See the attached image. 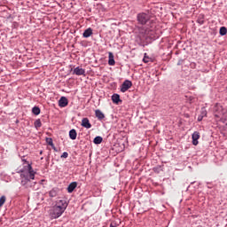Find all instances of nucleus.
<instances>
[{
  "mask_svg": "<svg viewBox=\"0 0 227 227\" xmlns=\"http://www.w3.org/2000/svg\"><path fill=\"white\" fill-rule=\"evenodd\" d=\"M197 22L200 24V26H203V24H205V16L202 14L199 15Z\"/></svg>",
  "mask_w": 227,
  "mask_h": 227,
  "instance_id": "nucleus-17",
  "label": "nucleus"
},
{
  "mask_svg": "<svg viewBox=\"0 0 227 227\" xmlns=\"http://www.w3.org/2000/svg\"><path fill=\"white\" fill-rule=\"evenodd\" d=\"M207 189H212V186L208 185V186H207Z\"/></svg>",
  "mask_w": 227,
  "mask_h": 227,
  "instance_id": "nucleus-31",
  "label": "nucleus"
},
{
  "mask_svg": "<svg viewBox=\"0 0 227 227\" xmlns=\"http://www.w3.org/2000/svg\"><path fill=\"white\" fill-rule=\"evenodd\" d=\"M61 159H68V153L67 152H64L61 156H60Z\"/></svg>",
  "mask_w": 227,
  "mask_h": 227,
  "instance_id": "nucleus-28",
  "label": "nucleus"
},
{
  "mask_svg": "<svg viewBox=\"0 0 227 227\" xmlns=\"http://www.w3.org/2000/svg\"><path fill=\"white\" fill-rule=\"evenodd\" d=\"M69 137L70 139H72L73 141H74V139H77V131L75 129H71L69 131Z\"/></svg>",
  "mask_w": 227,
  "mask_h": 227,
  "instance_id": "nucleus-14",
  "label": "nucleus"
},
{
  "mask_svg": "<svg viewBox=\"0 0 227 227\" xmlns=\"http://www.w3.org/2000/svg\"><path fill=\"white\" fill-rule=\"evenodd\" d=\"M214 114L216 121L221 123H226L227 121V110L223 107L220 104H216L214 108Z\"/></svg>",
  "mask_w": 227,
  "mask_h": 227,
  "instance_id": "nucleus-3",
  "label": "nucleus"
},
{
  "mask_svg": "<svg viewBox=\"0 0 227 227\" xmlns=\"http://www.w3.org/2000/svg\"><path fill=\"white\" fill-rule=\"evenodd\" d=\"M145 39L150 36V35H153V31L146 29L145 32Z\"/></svg>",
  "mask_w": 227,
  "mask_h": 227,
  "instance_id": "nucleus-24",
  "label": "nucleus"
},
{
  "mask_svg": "<svg viewBox=\"0 0 227 227\" xmlns=\"http://www.w3.org/2000/svg\"><path fill=\"white\" fill-rule=\"evenodd\" d=\"M91 35H93V29L91 27H89L84 30L82 36H83V38H90V36H91Z\"/></svg>",
  "mask_w": 227,
  "mask_h": 227,
  "instance_id": "nucleus-10",
  "label": "nucleus"
},
{
  "mask_svg": "<svg viewBox=\"0 0 227 227\" xmlns=\"http://www.w3.org/2000/svg\"><path fill=\"white\" fill-rule=\"evenodd\" d=\"M51 147H52V150H54V152H58V149H56V146H54V145Z\"/></svg>",
  "mask_w": 227,
  "mask_h": 227,
  "instance_id": "nucleus-30",
  "label": "nucleus"
},
{
  "mask_svg": "<svg viewBox=\"0 0 227 227\" xmlns=\"http://www.w3.org/2000/svg\"><path fill=\"white\" fill-rule=\"evenodd\" d=\"M76 187H77V182L70 183L68 187H67V192L69 193H72V192H74V191H75Z\"/></svg>",
  "mask_w": 227,
  "mask_h": 227,
  "instance_id": "nucleus-13",
  "label": "nucleus"
},
{
  "mask_svg": "<svg viewBox=\"0 0 227 227\" xmlns=\"http://www.w3.org/2000/svg\"><path fill=\"white\" fill-rule=\"evenodd\" d=\"M112 101L114 104H120V102H121V100L120 99L119 94H114L112 96Z\"/></svg>",
  "mask_w": 227,
  "mask_h": 227,
  "instance_id": "nucleus-15",
  "label": "nucleus"
},
{
  "mask_svg": "<svg viewBox=\"0 0 227 227\" xmlns=\"http://www.w3.org/2000/svg\"><path fill=\"white\" fill-rule=\"evenodd\" d=\"M46 143H48V145L50 146H54V143L52 142V138H46Z\"/></svg>",
  "mask_w": 227,
  "mask_h": 227,
  "instance_id": "nucleus-27",
  "label": "nucleus"
},
{
  "mask_svg": "<svg viewBox=\"0 0 227 227\" xmlns=\"http://www.w3.org/2000/svg\"><path fill=\"white\" fill-rule=\"evenodd\" d=\"M34 127L36 129V130H38V129L42 127V121L40 119L35 120L34 122Z\"/></svg>",
  "mask_w": 227,
  "mask_h": 227,
  "instance_id": "nucleus-19",
  "label": "nucleus"
},
{
  "mask_svg": "<svg viewBox=\"0 0 227 227\" xmlns=\"http://www.w3.org/2000/svg\"><path fill=\"white\" fill-rule=\"evenodd\" d=\"M200 115H201L203 118H205V116H207V109H205V107H202V108H201Z\"/></svg>",
  "mask_w": 227,
  "mask_h": 227,
  "instance_id": "nucleus-25",
  "label": "nucleus"
},
{
  "mask_svg": "<svg viewBox=\"0 0 227 227\" xmlns=\"http://www.w3.org/2000/svg\"><path fill=\"white\" fill-rule=\"evenodd\" d=\"M73 74H74L75 75H84V74H86V70L77 67L74 69Z\"/></svg>",
  "mask_w": 227,
  "mask_h": 227,
  "instance_id": "nucleus-8",
  "label": "nucleus"
},
{
  "mask_svg": "<svg viewBox=\"0 0 227 227\" xmlns=\"http://www.w3.org/2000/svg\"><path fill=\"white\" fill-rule=\"evenodd\" d=\"M19 173H20L21 185L23 187H29V183L31 180H35V175H36L33 166L29 163L24 165Z\"/></svg>",
  "mask_w": 227,
  "mask_h": 227,
  "instance_id": "nucleus-1",
  "label": "nucleus"
},
{
  "mask_svg": "<svg viewBox=\"0 0 227 227\" xmlns=\"http://www.w3.org/2000/svg\"><path fill=\"white\" fill-rule=\"evenodd\" d=\"M130 88H132V82L130 80H125L121 86V93H125L129 91Z\"/></svg>",
  "mask_w": 227,
  "mask_h": 227,
  "instance_id": "nucleus-5",
  "label": "nucleus"
},
{
  "mask_svg": "<svg viewBox=\"0 0 227 227\" xmlns=\"http://www.w3.org/2000/svg\"><path fill=\"white\" fill-rule=\"evenodd\" d=\"M4 203H6V196L3 195L0 198V207H3V205H4Z\"/></svg>",
  "mask_w": 227,
  "mask_h": 227,
  "instance_id": "nucleus-23",
  "label": "nucleus"
},
{
  "mask_svg": "<svg viewBox=\"0 0 227 227\" xmlns=\"http://www.w3.org/2000/svg\"><path fill=\"white\" fill-rule=\"evenodd\" d=\"M143 61L144 63H150V59L147 57L146 53L144 55Z\"/></svg>",
  "mask_w": 227,
  "mask_h": 227,
  "instance_id": "nucleus-26",
  "label": "nucleus"
},
{
  "mask_svg": "<svg viewBox=\"0 0 227 227\" xmlns=\"http://www.w3.org/2000/svg\"><path fill=\"white\" fill-rule=\"evenodd\" d=\"M108 58V65L110 67H114V65H116V61H114V55L113 54V52H109Z\"/></svg>",
  "mask_w": 227,
  "mask_h": 227,
  "instance_id": "nucleus-11",
  "label": "nucleus"
},
{
  "mask_svg": "<svg viewBox=\"0 0 227 227\" xmlns=\"http://www.w3.org/2000/svg\"><path fill=\"white\" fill-rule=\"evenodd\" d=\"M50 198H56L58 196V188H53L49 192Z\"/></svg>",
  "mask_w": 227,
  "mask_h": 227,
  "instance_id": "nucleus-16",
  "label": "nucleus"
},
{
  "mask_svg": "<svg viewBox=\"0 0 227 227\" xmlns=\"http://www.w3.org/2000/svg\"><path fill=\"white\" fill-rule=\"evenodd\" d=\"M68 202L67 200L62 199L56 201L55 205L49 210L51 219H59L67 210Z\"/></svg>",
  "mask_w": 227,
  "mask_h": 227,
  "instance_id": "nucleus-2",
  "label": "nucleus"
},
{
  "mask_svg": "<svg viewBox=\"0 0 227 227\" xmlns=\"http://www.w3.org/2000/svg\"><path fill=\"white\" fill-rule=\"evenodd\" d=\"M203 120V115L200 114L198 116V121H201Z\"/></svg>",
  "mask_w": 227,
  "mask_h": 227,
  "instance_id": "nucleus-29",
  "label": "nucleus"
},
{
  "mask_svg": "<svg viewBox=\"0 0 227 227\" xmlns=\"http://www.w3.org/2000/svg\"><path fill=\"white\" fill-rule=\"evenodd\" d=\"M192 145L194 146H198L199 145L198 139H200V133L198 131L193 132L192 135Z\"/></svg>",
  "mask_w": 227,
  "mask_h": 227,
  "instance_id": "nucleus-6",
  "label": "nucleus"
},
{
  "mask_svg": "<svg viewBox=\"0 0 227 227\" xmlns=\"http://www.w3.org/2000/svg\"><path fill=\"white\" fill-rule=\"evenodd\" d=\"M59 107H67L68 106V98L67 97H61L59 100Z\"/></svg>",
  "mask_w": 227,
  "mask_h": 227,
  "instance_id": "nucleus-7",
  "label": "nucleus"
},
{
  "mask_svg": "<svg viewBox=\"0 0 227 227\" xmlns=\"http://www.w3.org/2000/svg\"><path fill=\"white\" fill-rule=\"evenodd\" d=\"M23 160V162H27L26 160Z\"/></svg>",
  "mask_w": 227,
  "mask_h": 227,
  "instance_id": "nucleus-32",
  "label": "nucleus"
},
{
  "mask_svg": "<svg viewBox=\"0 0 227 227\" xmlns=\"http://www.w3.org/2000/svg\"><path fill=\"white\" fill-rule=\"evenodd\" d=\"M95 115H96V118H98V120H100V121H102V120H104V118H106V115L104 114V113H102V111L99 109H97L95 111Z\"/></svg>",
  "mask_w": 227,
  "mask_h": 227,
  "instance_id": "nucleus-12",
  "label": "nucleus"
},
{
  "mask_svg": "<svg viewBox=\"0 0 227 227\" xmlns=\"http://www.w3.org/2000/svg\"><path fill=\"white\" fill-rule=\"evenodd\" d=\"M137 20L138 24H140V26H146L153 22V20H152V17L150 16V14L145 12H139L137 15Z\"/></svg>",
  "mask_w": 227,
  "mask_h": 227,
  "instance_id": "nucleus-4",
  "label": "nucleus"
},
{
  "mask_svg": "<svg viewBox=\"0 0 227 227\" xmlns=\"http://www.w3.org/2000/svg\"><path fill=\"white\" fill-rule=\"evenodd\" d=\"M163 166L158 165L153 168L154 173H160L162 171Z\"/></svg>",
  "mask_w": 227,
  "mask_h": 227,
  "instance_id": "nucleus-21",
  "label": "nucleus"
},
{
  "mask_svg": "<svg viewBox=\"0 0 227 227\" xmlns=\"http://www.w3.org/2000/svg\"><path fill=\"white\" fill-rule=\"evenodd\" d=\"M221 36H224L227 33V28L226 27H220V31H219Z\"/></svg>",
  "mask_w": 227,
  "mask_h": 227,
  "instance_id": "nucleus-22",
  "label": "nucleus"
},
{
  "mask_svg": "<svg viewBox=\"0 0 227 227\" xmlns=\"http://www.w3.org/2000/svg\"><path fill=\"white\" fill-rule=\"evenodd\" d=\"M102 141H104V138H102V137L98 136L94 138L93 143L94 145H100V143H102Z\"/></svg>",
  "mask_w": 227,
  "mask_h": 227,
  "instance_id": "nucleus-18",
  "label": "nucleus"
},
{
  "mask_svg": "<svg viewBox=\"0 0 227 227\" xmlns=\"http://www.w3.org/2000/svg\"><path fill=\"white\" fill-rule=\"evenodd\" d=\"M82 127H84V129H91V123H90V119L83 118L82 120Z\"/></svg>",
  "mask_w": 227,
  "mask_h": 227,
  "instance_id": "nucleus-9",
  "label": "nucleus"
},
{
  "mask_svg": "<svg viewBox=\"0 0 227 227\" xmlns=\"http://www.w3.org/2000/svg\"><path fill=\"white\" fill-rule=\"evenodd\" d=\"M32 113H33V114H35V116H38V114H40V113H41L40 107H38V106H34V107L32 108Z\"/></svg>",
  "mask_w": 227,
  "mask_h": 227,
  "instance_id": "nucleus-20",
  "label": "nucleus"
}]
</instances>
